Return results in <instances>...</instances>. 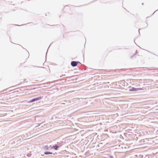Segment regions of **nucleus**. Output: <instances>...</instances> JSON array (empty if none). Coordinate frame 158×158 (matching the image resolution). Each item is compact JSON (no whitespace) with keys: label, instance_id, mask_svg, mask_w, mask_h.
I'll return each instance as SVG.
<instances>
[{"label":"nucleus","instance_id":"f257e3e1","mask_svg":"<svg viewBox=\"0 0 158 158\" xmlns=\"http://www.w3.org/2000/svg\"><path fill=\"white\" fill-rule=\"evenodd\" d=\"M142 89L141 88H135L134 87H132L131 89H129V91H135L138 90H142Z\"/></svg>","mask_w":158,"mask_h":158},{"label":"nucleus","instance_id":"f03ea898","mask_svg":"<svg viewBox=\"0 0 158 158\" xmlns=\"http://www.w3.org/2000/svg\"><path fill=\"white\" fill-rule=\"evenodd\" d=\"M78 63V62H76L74 61H72L71 62V65L72 66L75 67L77 65V64Z\"/></svg>","mask_w":158,"mask_h":158},{"label":"nucleus","instance_id":"7ed1b4c3","mask_svg":"<svg viewBox=\"0 0 158 158\" xmlns=\"http://www.w3.org/2000/svg\"><path fill=\"white\" fill-rule=\"evenodd\" d=\"M42 98V97H39L35 98H34L35 101L39 100L40 99H41Z\"/></svg>","mask_w":158,"mask_h":158},{"label":"nucleus","instance_id":"20e7f679","mask_svg":"<svg viewBox=\"0 0 158 158\" xmlns=\"http://www.w3.org/2000/svg\"><path fill=\"white\" fill-rule=\"evenodd\" d=\"M44 154L45 155L52 154V153L50 152H44Z\"/></svg>","mask_w":158,"mask_h":158},{"label":"nucleus","instance_id":"39448f33","mask_svg":"<svg viewBox=\"0 0 158 158\" xmlns=\"http://www.w3.org/2000/svg\"><path fill=\"white\" fill-rule=\"evenodd\" d=\"M52 148H54L55 150H57L58 148V146L57 145H55L53 146Z\"/></svg>","mask_w":158,"mask_h":158},{"label":"nucleus","instance_id":"423d86ee","mask_svg":"<svg viewBox=\"0 0 158 158\" xmlns=\"http://www.w3.org/2000/svg\"><path fill=\"white\" fill-rule=\"evenodd\" d=\"M35 101V99L34 98H33V99H31V100H30L29 101V102L30 103H31V102H34Z\"/></svg>","mask_w":158,"mask_h":158}]
</instances>
